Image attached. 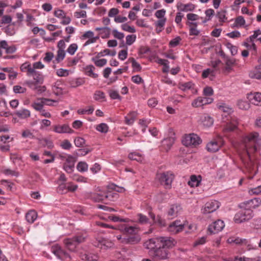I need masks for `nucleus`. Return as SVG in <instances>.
I'll list each match as a JSON object with an SVG mask.
<instances>
[{
    "label": "nucleus",
    "mask_w": 261,
    "mask_h": 261,
    "mask_svg": "<svg viewBox=\"0 0 261 261\" xmlns=\"http://www.w3.org/2000/svg\"><path fill=\"white\" fill-rule=\"evenodd\" d=\"M181 210V207L180 205L173 204L168 210V215L171 219L174 218L177 216Z\"/></svg>",
    "instance_id": "obj_17"
},
{
    "label": "nucleus",
    "mask_w": 261,
    "mask_h": 261,
    "mask_svg": "<svg viewBox=\"0 0 261 261\" xmlns=\"http://www.w3.org/2000/svg\"><path fill=\"white\" fill-rule=\"evenodd\" d=\"M184 225L180 223L179 221H175L171 223L168 227V230L173 234H176L182 231Z\"/></svg>",
    "instance_id": "obj_13"
},
{
    "label": "nucleus",
    "mask_w": 261,
    "mask_h": 261,
    "mask_svg": "<svg viewBox=\"0 0 261 261\" xmlns=\"http://www.w3.org/2000/svg\"><path fill=\"white\" fill-rule=\"evenodd\" d=\"M201 181V176L193 175L190 177V180L188 181V185L191 187H198Z\"/></svg>",
    "instance_id": "obj_29"
},
{
    "label": "nucleus",
    "mask_w": 261,
    "mask_h": 261,
    "mask_svg": "<svg viewBox=\"0 0 261 261\" xmlns=\"http://www.w3.org/2000/svg\"><path fill=\"white\" fill-rule=\"evenodd\" d=\"M200 138L196 134H189L185 136L182 140V142L183 144L186 146H197L201 143Z\"/></svg>",
    "instance_id": "obj_6"
},
{
    "label": "nucleus",
    "mask_w": 261,
    "mask_h": 261,
    "mask_svg": "<svg viewBox=\"0 0 261 261\" xmlns=\"http://www.w3.org/2000/svg\"><path fill=\"white\" fill-rule=\"evenodd\" d=\"M109 93L110 97L113 99H121V97L117 91L111 90L109 91Z\"/></svg>",
    "instance_id": "obj_47"
},
{
    "label": "nucleus",
    "mask_w": 261,
    "mask_h": 261,
    "mask_svg": "<svg viewBox=\"0 0 261 261\" xmlns=\"http://www.w3.org/2000/svg\"><path fill=\"white\" fill-rule=\"evenodd\" d=\"M128 158L132 160H136L138 162L142 161V157L137 153H130L128 155Z\"/></svg>",
    "instance_id": "obj_53"
},
{
    "label": "nucleus",
    "mask_w": 261,
    "mask_h": 261,
    "mask_svg": "<svg viewBox=\"0 0 261 261\" xmlns=\"http://www.w3.org/2000/svg\"><path fill=\"white\" fill-rule=\"evenodd\" d=\"M177 9L181 11H192L195 9V6L191 3L183 4L181 3L177 5Z\"/></svg>",
    "instance_id": "obj_24"
},
{
    "label": "nucleus",
    "mask_w": 261,
    "mask_h": 261,
    "mask_svg": "<svg viewBox=\"0 0 261 261\" xmlns=\"http://www.w3.org/2000/svg\"><path fill=\"white\" fill-rule=\"evenodd\" d=\"M237 105L238 107L242 110H247L249 108V103L242 100H239Z\"/></svg>",
    "instance_id": "obj_41"
},
{
    "label": "nucleus",
    "mask_w": 261,
    "mask_h": 261,
    "mask_svg": "<svg viewBox=\"0 0 261 261\" xmlns=\"http://www.w3.org/2000/svg\"><path fill=\"white\" fill-rule=\"evenodd\" d=\"M136 112H131L125 117V122L126 124L131 125L135 121L137 117Z\"/></svg>",
    "instance_id": "obj_27"
},
{
    "label": "nucleus",
    "mask_w": 261,
    "mask_h": 261,
    "mask_svg": "<svg viewBox=\"0 0 261 261\" xmlns=\"http://www.w3.org/2000/svg\"><path fill=\"white\" fill-rule=\"evenodd\" d=\"M187 24L189 25V34L190 35L198 36L200 33V31L197 29V23L188 22Z\"/></svg>",
    "instance_id": "obj_23"
},
{
    "label": "nucleus",
    "mask_w": 261,
    "mask_h": 261,
    "mask_svg": "<svg viewBox=\"0 0 261 261\" xmlns=\"http://www.w3.org/2000/svg\"><path fill=\"white\" fill-rule=\"evenodd\" d=\"M136 36L135 35H128L126 37V43L128 45H132L135 41Z\"/></svg>",
    "instance_id": "obj_52"
},
{
    "label": "nucleus",
    "mask_w": 261,
    "mask_h": 261,
    "mask_svg": "<svg viewBox=\"0 0 261 261\" xmlns=\"http://www.w3.org/2000/svg\"><path fill=\"white\" fill-rule=\"evenodd\" d=\"M138 217L139 222L141 224H146L148 222V219L147 218L146 216L141 214H139L138 215Z\"/></svg>",
    "instance_id": "obj_61"
},
{
    "label": "nucleus",
    "mask_w": 261,
    "mask_h": 261,
    "mask_svg": "<svg viewBox=\"0 0 261 261\" xmlns=\"http://www.w3.org/2000/svg\"><path fill=\"white\" fill-rule=\"evenodd\" d=\"M77 49V45L75 43L71 44L68 47L67 51L71 55L74 54Z\"/></svg>",
    "instance_id": "obj_51"
},
{
    "label": "nucleus",
    "mask_w": 261,
    "mask_h": 261,
    "mask_svg": "<svg viewBox=\"0 0 261 261\" xmlns=\"http://www.w3.org/2000/svg\"><path fill=\"white\" fill-rule=\"evenodd\" d=\"M176 241L172 238L160 237L152 238L144 243L145 248L149 250L150 253L157 259H165L168 258V249L172 248Z\"/></svg>",
    "instance_id": "obj_1"
},
{
    "label": "nucleus",
    "mask_w": 261,
    "mask_h": 261,
    "mask_svg": "<svg viewBox=\"0 0 261 261\" xmlns=\"http://www.w3.org/2000/svg\"><path fill=\"white\" fill-rule=\"evenodd\" d=\"M250 194L258 195L261 194V185L256 188H252L249 191Z\"/></svg>",
    "instance_id": "obj_56"
},
{
    "label": "nucleus",
    "mask_w": 261,
    "mask_h": 261,
    "mask_svg": "<svg viewBox=\"0 0 261 261\" xmlns=\"http://www.w3.org/2000/svg\"><path fill=\"white\" fill-rule=\"evenodd\" d=\"M128 61L132 63V67L135 71H140L141 70V66L140 64L137 62L133 58H130Z\"/></svg>",
    "instance_id": "obj_37"
},
{
    "label": "nucleus",
    "mask_w": 261,
    "mask_h": 261,
    "mask_svg": "<svg viewBox=\"0 0 261 261\" xmlns=\"http://www.w3.org/2000/svg\"><path fill=\"white\" fill-rule=\"evenodd\" d=\"M65 52L64 50L58 49L57 51V55L56 58V61L59 63L62 61L65 58Z\"/></svg>",
    "instance_id": "obj_40"
},
{
    "label": "nucleus",
    "mask_w": 261,
    "mask_h": 261,
    "mask_svg": "<svg viewBox=\"0 0 261 261\" xmlns=\"http://www.w3.org/2000/svg\"><path fill=\"white\" fill-rule=\"evenodd\" d=\"M76 159L74 157L71 155H68L66 162L64 163L63 169L68 173H71L73 171L74 168V164Z\"/></svg>",
    "instance_id": "obj_11"
},
{
    "label": "nucleus",
    "mask_w": 261,
    "mask_h": 261,
    "mask_svg": "<svg viewBox=\"0 0 261 261\" xmlns=\"http://www.w3.org/2000/svg\"><path fill=\"white\" fill-rule=\"evenodd\" d=\"M244 142L248 156H255L261 148V138L257 132H251L246 135Z\"/></svg>",
    "instance_id": "obj_2"
},
{
    "label": "nucleus",
    "mask_w": 261,
    "mask_h": 261,
    "mask_svg": "<svg viewBox=\"0 0 261 261\" xmlns=\"http://www.w3.org/2000/svg\"><path fill=\"white\" fill-rule=\"evenodd\" d=\"M45 101H49L47 99V98H39L36 101L32 103V107L38 111H41L42 110H43V106H44V102Z\"/></svg>",
    "instance_id": "obj_21"
},
{
    "label": "nucleus",
    "mask_w": 261,
    "mask_h": 261,
    "mask_svg": "<svg viewBox=\"0 0 261 261\" xmlns=\"http://www.w3.org/2000/svg\"><path fill=\"white\" fill-rule=\"evenodd\" d=\"M121 28L123 31L129 33H135L136 32V30L134 27L129 26L126 23L122 24Z\"/></svg>",
    "instance_id": "obj_50"
},
{
    "label": "nucleus",
    "mask_w": 261,
    "mask_h": 261,
    "mask_svg": "<svg viewBox=\"0 0 261 261\" xmlns=\"http://www.w3.org/2000/svg\"><path fill=\"white\" fill-rule=\"evenodd\" d=\"M54 130L57 133H72L73 130L66 124L63 125H55Z\"/></svg>",
    "instance_id": "obj_20"
},
{
    "label": "nucleus",
    "mask_w": 261,
    "mask_h": 261,
    "mask_svg": "<svg viewBox=\"0 0 261 261\" xmlns=\"http://www.w3.org/2000/svg\"><path fill=\"white\" fill-rule=\"evenodd\" d=\"M132 81L137 84H140L143 82V80L139 75H134L132 77Z\"/></svg>",
    "instance_id": "obj_64"
},
{
    "label": "nucleus",
    "mask_w": 261,
    "mask_h": 261,
    "mask_svg": "<svg viewBox=\"0 0 261 261\" xmlns=\"http://www.w3.org/2000/svg\"><path fill=\"white\" fill-rule=\"evenodd\" d=\"M260 203L261 200L260 198H254L248 201H245L244 203L242 204V205H244L248 208L251 210V208H254L258 206L260 204Z\"/></svg>",
    "instance_id": "obj_16"
},
{
    "label": "nucleus",
    "mask_w": 261,
    "mask_h": 261,
    "mask_svg": "<svg viewBox=\"0 0 261 261\" xmlns=\"http://www.w3.org/2000/svg\"><path fill=\"white\" fill-rule=\"evenodd\" d=\"M112 32L114 37L118 39L122 40L124 37V35L123 33L119 32L116 30H113Z\"/></svg>",
    "instance_id": "obj_60"
},
{
    "label": "nucleus",
    "mask_w": 261,
    "mask_h": 261,
    "mask_svg": "<svg viewBox=\"0 0 261 261\" xmlns=\"http://www.w3.org/2000/svg\"><path fill=\"white\" fill-rule=\"evenodd\" d=\"M193 84L191 82H187L184 84H179L178 88L182 91H186L192 88Z\"/></svg>",
    "instance_id": "obj_42"
},
{
    "label": "nucleus",
    "mask_w": 261,
    "mask_h": 261,
    "mask_svg": "<svg viewBox=\"0 0 261 261\" xmlns=\"http://www.w3.org/2000/svg\"><path fill=\"white\" fill-rule=\"evenodd\" d=\"M13 91L15 93H23L26 91V89L17 85L13 87Z\"/></svg>",
    "instance_id": "obj_58"
},
{
    "label": "nucleus",
    "mask_w": 261,
    "mask_h": 261,
    "mask_svg": "<svg viewBox=\"0 0 261 261\" xmlns=\"http://www.w3.org/2000/svg\"><path fill=\"white\" fill-rule=\"evenodd\" d=\"M238 124V120L236 118L230 117V121L227 123L223 130L225 132H232L237 128Z\"/></svg>",
    "instance_id": "obj_15"
},
{
    "label": "nucleus",
    "mask_w": 261,
    "mask_h": 261,
    "mask_svg": "<svg viewBox=\"0 0 261 261\" xmlns=\"http://www.w3.org/2000/svg\"><path fill=\"white\" fill-rule=\"evenodd\" d=\"M241 207L244 208L237 213L234 217V222L237 223H241L248 221L253 217V211L252 210L248 208L244 205H242Z\"/></svg>",
    "instance_id": "obj_3"
},
{
    "label": "nucleus",
    "mask_w": 261,
    "mask_h": 261,
    "mask_svg": "<svg viewBox=\"0 0 261 261\" xmlns=\"http://www.w3.org/2000/svg\"><path fill=\"white\" fill-rule=\"evenodd\" d=\"M123 230L127 234L133 235L134 234H137L138 229L134 226H124Z\"/></svg>",
    "instance_id": "obj_34"
},
{
    "label": "nucleus",
    "mask_w": 261,
    "mask_h": 261,
    "mask_svg": "<svg viewBox=\"0 0 261 261\" xmlns=\"http://www.w3.org/2000/svg\"><path fill=\"white\" fill-rule=\"evenodd\" d=\"M93 244L94 246L104 250L111 248L113 245V243L111 241L101 237L96 238L95 240L93 241Z\"/></svg>",
    "instance_id": "obj_8"
},
{
    "label": "nucleus",
    "mask_w": 261,
    "mask_h": 261,
    "mask_svg": "<svg viewBox=\"0 0 261 261\" xmlns=\"http://www.w3.org/2000/svg\"><path fill=\"white\" fill-rule=\"evenodd\" d=\"M220 206V203L216 200H211L207 202L204 208L202 210L204 214H209L216 211Z\"/></svg>",
    "instance_id": "obj_9"
},
{
    "label": "nucleus",
    "mask_w": 261,
    "mask_h": 261,
    "mask_svg": "<svg viewBox=\"0 0 261 261\" xmlns=\"http://www.w3.org/2000/svg\"><path fill=\"white\" fill-rule=\"evenodd\" d=\"M77 169L80 172H85L88 170V165L85 162H80L77 165Z\"/></svg>",
    "instance_id": "obj_38"
},
{
    "label": "nucleus",
    "mask_w": 261,
    "mask_h": 261,
    "mask_svg": "<svg viewBox=\"0 0 261 261\" xmlns=\"http://www.w3.org/2000/svg\"><path fill=\"white\" fill-rule=\"evenodd\" d=\"M174 142V138L173 137H169L164 139L162 142V144L165 149L168 151L169 149H170Z\"/></svg>",
    "instance_id": "obj_25"
},
{
    "label": "nucleus",
    "mask_w": 261,
    "mask_h": 261,
    "mask_svg": "<svg viewBox=\"0 0 261 261\" xmlns=\"http://www.w3.org/2000/svg\"><path fill=\"white\" fill-rule=\"evenodd\" d=\"M214 13H215L214 10H213L212 9H207L205 11V14L206 17H208V18L205 19V20H203V22L205 23L207 21L210 20L211 19V17L213 16L214 15Z\"/></svg>",
    "instance_id": "obj_55"
},
{
    "label": "nucleus",
    "mask_w": 261,
    "mask_h": 261,
    "mask_svg": "<svg viewBox=\"0 0 261 261\" xmlns=\"http://www.w3.org/2000/svg\"><path fill=\"white\" fill-rule=\"evenodd\" d=\"M181 38L179 36L176 37L175 38L171 40L169 43V45L171 47H175L178 45L180 41L181 40Z\"/></svg>",
    "instance_id": "obj_62"
},
{
    "label": "nucleus",
    "mask_w": 261,
    "mask_h": 261,
    "mask_svg": "<svg viewBox=\"0 0 261 261\" xmlns=\"http://www.w3.org/2000/svg\"><path fill=\"white\" fill-rule=\"evenodd\" d=\"M85 240V237L82 236H79L72 238L66 239L64 240V243L68 249L73 251L75 250L76 246L84 242Z\"/></svg>",
    "instance_id": "obj_4"
},
{
    "label": "nucleus",
    "mask_w": 261,
    "mask_h": 261,
    "mask_svg": "<svg viewBox=\"0 0 261 261\" xmlns=\"http://www.w3.org/2000/svg\"><path fill=\"white\" fill-rule=\"evenodd\" d=\"M252 96V98L250 97L251 102L256 106L261 105V93H255Z\"/></svg>",
    "instance_id": "obj_32"
},
{
    "label": "nucleus",
    "mask_w": 261,
    "mask_h": 261,
    "mask_svg": "<svg viewBox=\"0 0 261 261\" xmlns=\"http://www.w3.org/2000/svg\"><path fill=\"white\" fill-rule=\"evenodd\" d=\"M141 240L140 236L138 234L129 235L122 238V243L124 244H136Z\"/></svg>",
    "instance_id": "obj_12"
},
{
    "label": "nucleus",
    "mask_w": 261,
    "mask_h": 261,
    "mask_svg": "<svg viewBox=\"0 0 261 261\" xmlns=\"http://www.w3.org/2000/svg\"><path fill=\"white\" fill-rule=\"evenodd\" d=\"M96 128L97 130L101 133H106L108 131L109 127L107 124L102 123L97 125Z\"/></svg>",
    "instance_id": "obj_39"
},
{
    "label": "nucleus",
    "mask_w": 261,
    "mask_h": 261,
    "mask_svg": "<svg viewBox=\"0 0 261 261\" xmlns=\"http://www.w3.org/2000/svg\"><path fill=\"white\" fill-rule=\"evenodd\" d=\"M193 107L197 108L203 106L202 103V97H199L195 99L192 103Z\"/></svg>",
    "instance_id": "obj_49"
},
{
    "label": "nucleus",
    "mask_w": 261,
    "mask_h": 261,
    "mask_svg": "<svg viewBox=\"0 0 261 261\" xmlns=\"http://www.w3.org/2000/svg\"><path fill=\"white\" fill-rule=\"evenodd\" d=\"M226 35L231 38H237L241 37L240 33L238 31H232L230 33H228Z\"/></svg>",
    "instance_id": "obj_59"
},
{
    "label": "nucleus",
    "mask_w": 261,
    "mask_h": 261,
    "mask_svg": "<svg viewBox=\"0 0 261 261\" xmlns=\"http://www.w3.org/2000/svg\"><path fill=\"white\" fill-rule=\"evenodd\" d=\"M222 145L221 141H212L206 145V148L208 151L215 152L219 150L220 147Z\"/></svg>",
    "instance_id": "obj_19"
},
{
    "label": "nucleus",
    "mask_w": 261,
    "mask_h": 261,
    "mask_svg": "<svg viewBox=\"0 0 261 261\" xmlns=\"http://www.w3.org/2000/svg\"><path fill=\"white\" fill-rule=\"evenodd\" d=\"M35 68L32 67L31 64H28L27 65V71H28V75L30 76L31 75H33L34 76H36L37 75H40L38 72H37L35 70Z\"/></svg>",
    "instance_id": "obj_45"
},
{
    "label": "nucleus",
    "mask_w": 261,
    "mask_h": 261,
    "mask_svg": "<svg viewBox=\"0 0 261 261\" xmlns=\"http://www.w3.org/2000/svg\"><path fill=\"white\" fill-rule=\"evenodd\" d=\"M37 217V213L35 211L31 210L25 215V218L27 221L30 223H33Z\"/></svg>",
    "instance_id": "obj_26"
},
{
    "label": "nucleus",
    "mask_w": 261,
    "mask_h": 261,
    "mask_svg": "<svg viewBox=\"0 0 261 261\" xmlns=\"http://www.w3.org/2000/svg\"><path fill=\"white\" fill-rule=\"evenodd\" d=\"M90 151L91 150L89 149H80L77 150V151L76 152V153L78 156H84Z\"/></svg>",
    "instance_id": "obj_63"
},
{
    "label": "nucleus",
    "mask_w": 261,
    "mask_h": 261,
    "mask_svg": "<svg viewBox=\"0 0 261 261\" xmlns=\"http://www.w3.org/2000/svg\"><path fill=\"white\" fill-rule=\"evenodd\" d=\"M105 94L103 92L97 90L95 92L93 98L95 100H105Z\"/></svg>",
    "instance_id": "obj_36"
},
{
    "label": "nucleus",
    "mask_w": 261,
    "mask_h": 261,
    "mask_svg": "<svg viewBox=\"0 0 261 261\" xmlns=\"http://www.w3.org/2000/svg\"><path fill=\"white\" fill-rule=\"evenodd\" d=\"M115 187H108V189L103 191L105 200L114 201L118 198L117 192L113 190Z\"/></svg>",
    "instance_id": "obj_14"
},
{
    "label": "nucleus",
    "mask_w": 261,
    "mask_h": 261,
    "mask_svg": "<svg viewBox=\"0 0 261 261\" xmlns=\"http://www.w3.org/2000/svg\"><path fill=\"white\" fill-rule=\"evenodd\" d=\"M95 69V67L94 66L91 65L89 66H87L85 68V74L92 78H96L98 77V74L93 72L94 70Z\"/></svg>",
    "instance_id": "obj_30"
},
{
    "label": "nucleus",
    "mask_w": 261,
    "mask_h": 261,
    "mask_svg": "<svg viewBox=\"0 0 261 261\" xmlns=\"http://www.w3.org/2000/svg\"><path fill=\"white\" fill-rule=\"evenodd\" d=\"M51 251L54 253L58 258L62 260H66L67 259H70V256L66 252L63 250L61 247L58 245H55L51 247Z\"/></svg>",
    "instance_id": "obj_7"
},
{
    "label": "nucleus",
    "mask_w": 261,
    "mask_h": 261,
    "mask_svg": "<svg viewBox=\"0 0 261 261\" xmlns=\"http://www.w3.org/2000/svg\"><path fill=\"white\" fill-rule=\"evenodd\" d=\"M16 115L19 118L21 119H25L30 116V112L27 109H22L17 111L15 112Z\"/></svg>",
    "instance_id": "obj_31"
},
{
    "label": "nucleus",
    "mask_w": 261,
    "mask_h": 261,
    "mask_svg": "<svg viewBox=\"0 0 261 261\" xmlns=\"http://www.w3.org/2000/svg\"><path fill=\"white\" fill-rule=\"evenodd\" d=\"M156 178L161 184L170 187L174 178V175L171 172L159 173L156 174Z\"/></svg>",
    "instance_id": "obj_5"
},
{
    "label": "nucleus",
    "mask_w": 261,
    "mask_h": 261,
    "mask_svg": "<svg viewBox=\"0 0 261 261\" xmlns=\"http://www.w3.org/2000/svg\"><path fill=\"white\" fill-rule=\"evenodd\" d=\"M149 214L151 218L152 219L154 224H156L160 227L165 226V220L162 219L161 216L159 215L155 216V215L151 212H150Z\"/></svg>",
    "instance_id": "obj_22"
},
{
    "label": "nucleus",
    "mask_w": 261,
    "mask_h": 261,
    "mask_svg": "<svg viewBox=\"0 0 261 261\" xmlns=\"http://www.w3.org/2000/svg\"><path fill=\"white\" fill-rule=\"evenodd\" d=\"M74 142L75 145L78 147H83L85 143V139L81 137L75 138Z\"/></svg>",
    "instance_id": "obj_46"
},
{
    "label": "nucleus",
    "mask_w": 261,
    "mask_h": 261,
    "mask_svg": "<svg viewBox=\"0 0 261 261\" xmlns=\"http://www.w3.org/2000/svg\"><path fill=\"white\" fill-rule=\"evenodd\" d=\"M90 198L95 202H105V197L103 192L99 193H94L91 195Z\"/></svg>",
    "instance_id": "obj_28"
},
{
    "label": "nucleus",
    "mask_w": 261,
    "mask_h": 261,
    "mask_svg": "<svg viewBox=\"0 0 261 261\" xmlns=\"http://www.w3.org/2000/svg\"><path fill=\"white\" fill-rule=\"evenodd\" d=\"M56 73L58 76L60 77L67 76L69 74V71L67 69L60 68L57 70Z\"/></svg>",
    "instance_id": "obj_48"
},
{
    "label": "nucleus",
    "mask_w": 261,
    "mask_h": 261,
    "mask_svg": "<svg viewBox=\"0 0 261 261\" xmlns=\"http://www.w3.org/2000/svg\"><path fill=\"white\" fill-rule=\"evenodd\" d=\"M246 169L249 174L248 176V178L252 179L253 176L256 173V169L254 168V166L252 167V165L250 166L249 165L246 167Z\"/></svg>",
    "instance_id": "obj_43"
},
{
    "label": "nucleus",
    "mask_w": 261,
    "mask_h": 261,
    "mask_svg": "<svg viewBox=\"0 0 261 261\" xmlns=\"http://www.w3.org/2000/svg\"><path fill=\"white\" fill-rule=\"evenodd\" d=\"M261 34V31L259 29H258L255 31H254L253 35L250 36L249 38L247 39L248 41H250L253 42L254 40L256 38L258 35Z\"/></svg>",
    "instance_id": "obj_54"
},
{
    "label": "nucleus",
    "mask_w": 261,
    "mask_h": 261,
    "mask_svg": "<svg viewBox=\"0 0 261 261\" xmlns=\"http://www.w3.org/2000/svg\"><path fill=\"white\" fill-rule=\"evenodd\" d=\"M245 24V20L242 16H239L235 19L234 23L233 25V27L240 28L243 26Z\"/></svg>",
    "instance_id": "obj_35"
},
{
    "label": "nucleus",
    "mask_w": 261,
    "mask_h": 261,
    "mask_svg": "<svg viewBox=\"0 0 261 261\" xmlns=\"http://www.w3.org/2000/svg\"><path fill=\"white\" fill-rule=\"evenodd\" d=\"M224 226V222L221 220H218L209 225L208 230L211 234H215L221 231Z\"/></svg>",
    "instance_id": "obj_10"
},
{
    "label": "nucleus",
    "mask_w": 261,
    "mask_h": 261,
    "mask_svg": "<svg viewBox=\"0 0 261 261\" xmlns=\"http://www.w3.org/2000/svg\"><path fill=\"white\" fill-rule=\"evenodd\" d=\"M200 124L205 127H210L213 124V119L207 114H203L199 120Z\"/></svg>",
    "instance_id": "obj_18"
},
{
    "label": "nucleus",
    "mask_w": 261,
    "mask_h": 261,
    "mask_svg": "<svg viewBox=\"0 0 261 261\" xmlns=\"http://www.w3.org/2000/svg\"><path fill=\"white\" fill-rule=\"evenodd\" d=\"M82 259L87 261H96L98 257L95 254L84 253L81 256Z\"/></svg>",
    "instance_id": "obj_33"
},
{
    "label": "nucleus",
    "mask_w": 261,
    "mask_h": 261,
    "mask_svg": "<svg viewBox=\"0 0 261 261\" xmlns=\"http://www.w3.org/2000/svg\"><path fill=\"white\" fill-rule=\"evenodd\" d=\"M248 243V241L245 239H241L239 237H234V243L237 245H246Z\"/></svg>",
    "instance_id": "obj_57"
},
{
    "label": "nucleus",
    "mask_w": 261,
    "mask_h": 261,
    "mask_svg": "<svg viewBox=\"0 0 261 261\" xmlns=\"http://www.w3.org/2000/svg\"><path fill=\"white\" fill-rule=\"evenodd\" d=\"M111 29L109 27H103V30L99 33L102 38H108L110 35Z\"/></svg>",
    "instance_id": "obj_44"
}]
</instances>
